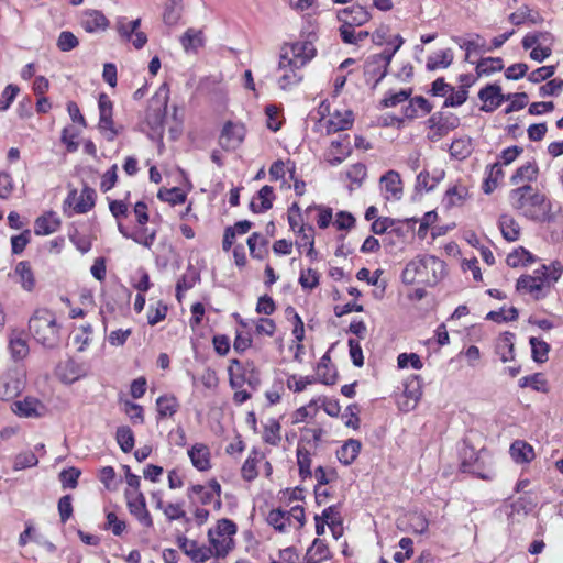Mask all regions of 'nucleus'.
<instances>
[{"instance_id": "obj_8", "label": "nucleus", "mask_w": 563, "mask_h": 563, "mask_svg": "<svg viewBox=\"0 0 563 563\" xmlns=\"http://www.w3.org/2000/svg\"><path fill=\"white\" fill-rule=\"evenodd\" d=\"M484 46L485 42L479 36L461 44V48L465 49V59L476 64L475 70H504L505 65L501 58L482 56Z\"/></svg>"}, {"instance_id": "obj_52", "label": "nucleus", "mask_w": 563, "mask_h": 563, "mask_svg": "<svg viewBox=\"0 0 563 563\" xmlns=\"http://www.w3.org/2000/svg\"><path fill=\"white\" fill-rule=\"evenodd\" d=\"M533 261V256L531 253L526 251L523 247H519L515 250L512 253L508 254L506 262L510 267H518L520 265H527Z\"/></svg>"}, {"instance_id": "obj_27", "label": "nucleus", "mask_w": 563, "mask_h": 563, "mask_svg": "<svg viewBox=\"0 0 563 563\" xmlns=\"http://www.w3.org/2000/svg\"><path fill=\"white\" fill-rule=\"evenodd\" d=\"M397 44H394L391 47H386L382 53L374 54L367 58V66L369 67L372 64L376 66L372 70H387V67L394 56V54L398 51V48L402 44V38L400 36H396Z\"/></svg>"}, {"instance_id": "obj_44", "label": "nucleus", "mask_w": 563, "mask_h": 563, "mask_svg": "<svg viewBox=\"0 0 563 563\" xmlns=\"http://www.w3.org/2000/svg\"><path fill=\"white\" fill-rule=\"evenodd\" d=\"M141 19L128 21L125 18H121L117 22V31L122 40L130 41L133 36V33L139 31Z\"/></svg>"}, {"instance_id": "obj_6", "label": "nucleus", "mask_w": 563, "mask_h": 563, "mask_svg": "<svg viewBox=\"0 0 563 563\" xmlns=\"http://www.w3.org/2000/svg\"><path fill=\"white\" fill-rule=\"evenodd\" d=\"M316 56V48L311 42H298L282 47L279 69H300Z\"/></svg>"}, {"instance_id": "obj_50", "label": "nucleus", "mask_w": 563, "mask_h": 563, "mask_svg": "<svg viewBox=\"0 0 563 563\" xmlns=\"http://www.w3.org/2000/svg\"><path fill=\"white\" fill-rule=\"evenodd\" d=\"M411 95V89H400L399 91H389L382 100V104L386 108L396 107L406 102Z\"/></svg>"}, {"instance_id": "obj_61", "label": "nucleus", "mask_w": 563, "mask_h": 563, "mask_svg": "<svg viewBox=\"0 0 563 563\" xmlns=\"http://www.w3.org/2000/svg\"><path fill=\"white\" fill-rule=\"evenodd\" d=\"M158 197L163 201H167L172 205L183 203L185 201L186 195L179 188H172L159 190Z\"/></svg>"}, {"instance_id": "obj_24", "label": "nucleus", "mask_w": 563, "mask_h": 563, "mask_svg": "<svg viewBox=\"0 0 563 563\" xmlns=\"http://www.w3.org/2000/svg\"><path fill=\"white\" fill-rule=\"evenodd\" d=\"M539 167L534 161H528L519 166L510 178L511 185L522 186L538 178Z\"/></svg>"}, {"instance_id": "obj_29", "label": "nucleus", "mask_w": 563, "mask_h": 563, "mask_svg": "<svg viewBox=\"0 0 563 563\" xmlns=\"http://www.w3.org/2000/svg\"><path fill=\"white\" fill-rule=\"evenodd\" d=\"M479 98L483 101L482 109L484 111H493L498 108L503 102V95L500 88L497 86H488L481 90Z\"/></svg>"}, {"instance_id": "obj_1", "label": "nucleus", "mask_w": 563, "mask_h": 563, "mask_svg": "<svg viewBox=\"0 0 563 563\" xmlns=\"http://www.w3.org/2000/svg\"><path fill=\"white\" fill-rule=\"evenodd\" d=\"M445 276V263L434 255H418L409 261L401 274L407 285L434 286Z\"/></svg>"}, {"instance_id": "obj_54", "label": "nucleus", "mask_w": 563, "mask_h": 563, "mask_svg": "<svg viewBox=\"0 0 563 563\" xmlns=\"http://www.w3.org/2000/svg\"><path fill=\"white\" fill-rule=\"evenodd\" d=\"M329 550L323 541L316 539L307 552V560L323 562L328 559Z\"/></svg>"}, {"instance_id": "obj_7", "label": "nucleus", "mask_w": 563, "mask_h": 563, "mask_svg": "<svg viewBox=\"0 0 563 563\" xmlns=\"http://www.w3.org/2000/svg\"><path fill=\"white\" fill-rule=\"evenodd\" d=\"M560 272L561 269L550 275L548 268L543 266L541 271H534L533 275L519 278L517 288L525 294H529L534 299H540L545 296L551 284L558 280Z\"/></svg>"}, {"instance_id": "obj_4", "label": "nucleus", "mask_w": 563, "mask_h": 563, "mask_svg": "<svg viewBox=\"0 0 563 563\" xmlns=\"http://www.w3.org/2000/svg\"><path fill=\"white\" fill-rule=\"evenodd\" d=\"M29 330L34 340L47 349L59 342V325L55 314L49 310H37L29 321Z\"/></svg>"}, {"instance_id": "obj_39", "label": "nucleus", "mask_w": 563, "mask_h": 563, "mask_svg": "<svg viewBox=\"0 0 563 563\" xmlns=\"http://www.w3.org/2000/svg\"><path fill=\"white\" fill-rule=\"evenodd\" d=\"M156 407L159 418H167L174 416L178 408L179 404L175 396L164 395L157 398Z\"/></svg>"}, {"instance_id": "obj_17", "label": "nucleus", "mask_w": 563, "mask_h": 563, "mask_svg": "<svg viewBox=\"0 0 563 563\" xmlns=\"http://www.w3.org/2000/svg\"><path fill=\"white\" fill-rule=\"evenodd\" d=\"M380 188L386 199L399 200L402 195V183L398 173L387 172L380 178Z\"/></svg>"}, {"instance_id": "obj_22", "label": "nucleus", "mask_w": 563, "mask_h": 563, "mask_svg": "<svg viewBox=\"0 0 563 563\" xmlns=\"http://www.w3.org/2000/svg\"><path fill=\"white\" fill-rule=\"evenodd\" d=\"M353 123V113L352 111L343 108L342 110H334L333 113L330 114V118L325 121V129L328 133L343 131L349 129Z\"/></svg>"}, {"instance_id": "obj_63", "label": "nucleus", "mask_w": 563, "mask_h": 563, "mask_svg": "<svg viewBox=\"0 0 563 563\" xmlns=\"http://www.w3.org/2000/svg\"><path fill=\"white\" fill-rule=\"evenodd\" d=\"M320 275L316 269L308 268L302 271L299 277V283L302 288L313 289L319 285Z\"/></svg>"}, {"instance_id": "obj_3", "label": "nucleus", "mask_w": 563, "mask_h": 563, "mask_svg": "<svg viewBox=\"0 0 563 563\" xmlns=\"http://www.w3.org/2000/svg\"><path fill=\"white\" fill-rule=\"evenodd\" d=\"M509 202L515 210L531 220H542L551 210L545 196L530 185L510 190Z\"/></svg>"}, {"instance_id": "obj_62", "label": "nucleus", "mask_w": 563, "mask_h": 563, "mask_svg": "<svg viewBox=\"0 0 563 563\" xmlns=\"http://www.w3.org/2000/svg\"><path fill=\"white\" fill-rule=\"evenodd\" d=\"M509 20L514 25H520L526 21L532 23L537 22L536 16L532 15V11L527 5H522L516 12L511 13Z\"/></svg>"}, {"instance_id": "obj_16", "label": "nucleus", "mask_w": 563, "mask_h": 563, "mask_svg": "<svg viewBox=\"0 0 563 563\" xmlns=\"http://www.w3.org/2000/svg\"><path fill=\"white\" fill-rule=\"evenodd\" d=\"M429 137L432 141H438L456 128L457 119L453 117L432 115L429 120Z\"/></svg>"}, {"instance_id": "obj_31", "label": "nucleus", "mask_w": 563, "mask_h": 563, "mask_svg": "<svg viewBox=\"0 0 563 563\" xmlns=\"http://www.w3.org/2000/svg\"><path fill=\"white\" fill-rule=\"evenodd\" d=\"M58 375L65 383H74L86 375L84 365L75 361H67L58 367Z\"/></svg>"}, {"instance_id": "obj_13", "label": "nucleus", "mask_w": 563, "mask_h": 563, "mask_svg": "<svg viewBox=\"0 0 563 563\" xmlns=\"http://www.w3.org/2000/svg\"><path fill=\"white\" fill-rule=\"evenodd\" d=\"M244 126L228 122L220 134L219 144L227 151L235 150L244 140Z\"/></svg>"}, {"instance_id": "obj_37", "label": "nucleus", "mask_w": 563, "mask_h": 563, "mask_svg": "<svg viewBox=\"0 0 563 563\" xmlns=\"http://www.w3.org/2000/svg\"><path fill=\"white\" fill-rule=\"evenodd\" d=\"M274 199L273 188L264 186L257 192V196L252 200L251 207L255 212H261L272 208Z\"/></svg>"}, {"instance_id": "obj_51", "label": "nucleus", "mask_w": 563, "mask_h": 563, "mask_svg": "<svg viewBox=\"0 0 563 563\" xmlns=\"http://www.w3.org/2000/svg\"><path fill=\"white\" fill-rule=\"evenodd\" d=\"M451 155L463 159L467 157L472 152V143L468 137L457 139L452 142L450 147Z\"/></svg>"}, {"instance_id": "obj_42", "label": "nucleus", "mask_w": 563, "mask_h": 563, "mask_svg": "<svg viewBox=\"0 0 563 563\" xmlns=\"http://www.w3.org/2000/svg\"><path fill=\"white\" fill-rule=\"evenodd\" d=\"M267 243L268 241L265 238L258 233H253L247 239L251 255L255 258L262 260L267 253Z\"/></svg>"}, {"instance_id": "obj_23", "label": "nucleus", "mask_w": 563, "mask_h": 563, "mask_svg": "<svg viewBox=\"0 0 563 563\" xmlns=\"http://www.w3.org/2000/svg\"><path fill=\"white\" fill-rule=\"evenodd\" d=\"M188 456L198 471L211 468V453L209 448L202 443H196L188 450Z\"/></svg>"}, {"instance_id": "obj_15", "label": "nucleus", "mask_w": 563, "mask_h": 563, "mask_svg": "<svg viewBox=\"0 0 563 563\" xmlns=\"http://www.w3.org/2000/svg\"><path fill=\"white\" fill-rule=\"evenodd\" d=\"M8 349L14 361H20L29 355L30 349L26 335L21 330H11L8 334Z\"/></svg>"}, {"instance_id": "obj_32", "label": "nucleus", "mask_w": 563, "mask_h": 563, "mask_svg": "<svg viewBox=\"0 0 563 563\" xmlns=\"http://www.w3.org/2000/svg\"><path fill=\"white\" fill-rule=\"evenodd\" d=\"M510 455L516 463H529L534 459V450L526 441L516 440L510 445Z\"/></svg>"}, {"instance_id": "obj_43", "label": "nucleus", "mask_w": 563, "mask_h": 563, "mask_svg": "<svg viewBox=\"0 0 563 563\" xmlns=\"http://www.w3.org/2000/svg\"><path fill=\"white\" fill-rule=\"evenodd\" d=\"M349 154L347 144H343L340 141H332L331 146L327 153V161L331 165H338L343 162V159Z\"/></svg>"}, {"instance_id": "obj_64", "label": "nucleus", "mask_w": 563, "mask_h": 563, "mask_svg": "<svg viewBox=\"0 0 563 563\" xmlns=\"http://www.w3.org/2000/svg\"><path fill=\"white\" fill-rule=\"evenodd\" d=\"M355 224V218L346 211H340L336 213L333 220V225L341 231H349Z\"/></svg>"}, {"instance_id": "obj_26", "label": "nucleus", "mask_w": 563, "mask_h": 563, "mask_svg": "<svg viewBox=\"0 0 563 563\" xmlns=\"http://www.w3.org/2000/svg\"><path fill=\"white\" fill-rule=\"evenodd\" d=\"M179 42L186 53L197 54L203 47L206 38L201 30L189 27L180 37Z\"/></svg>"}, {"instance_id": "obj_5", "label": "nucleus", "mask_w": 563, "mask_h": 563, "mask_svg": "<svg viewBox=\"0 0 563 563\" xmlns=\"http://www.w3.org/2000/svg\"><path fill=\"white\" fill-rule=\"evenodd\" d=\"M236 525L229 519H220L208 531V542L211 553L216 558H225L234 548Z\"/></svg>"}, {"instance_id": "obj_33", "label": "nucleus", "mask_w": 563, "mask_h": 563, "mask_svg": "<svg viewBox=\"0 0 563 563\" xmlns=\"http://www.w3.org/2000/svg\"><path fill=\"white\" fill-rule=\"evenodd\" d=\"M499 229L504 239L509 242L517 241L520 236L521 228L519 223L509 214H504L500 217Z\"/></svg>"}, {"instance_id": "obj_35", "label": "nucleus", "mask_w": 563, "mask_h": 563, "mask_svg": "<svg viewBox=\"0 0 563 563\" xmlns=\"http://www.w3.org/2000/svg\"><path fill=\"white\" fill-rule=\"evenodd\" d=\"M181 13L183 0H166L163 13V21L166 25H176L181 18Z\"/></svg>"}, {"instance_id": "obj_25", "label": "nucleus", "mask_w": 563, "mask_h": 563, "mask_svg": "<svg viewBox=\"0 0 563 563\" xmlns=\"http://www.w3.org/2000/svg\"><path fill=\"white\" fill-rule=\"evenodd\" d=\"M108 24V19L98 10H86L80 16V25L87 32L103 31Z\"/></svg>"}, {"instance_id": "obj_18", "label": "nucleus", "mask_w": 563, "mask_h": 563, "mask_svg": "<svg viewBox=\"0 0 563 563\" xmlns=\"http://www.w3.org/2000/svg\"><path fill=\"white\" fill-rule=\"evenodd\" d=\"M336 16L342 23L361 26L369 20L371 14L366 8L354 4L350 8L339 10Z\"/></svg>"}, {"instance_id": "obj_19", "label": "nucleus", "mask_w": 563, "mask_h": 563, "mask_svg": "<svg viewBox=\"0 0 563 563\" xmlns=\"http://www.w3.org/2000/svg\"><path fill=\"white\" fill-rule=\"evenodd\" d=\"M14 277L23 290L31 292L35 289L36 278L30 262H19L14 267Z\"/></svg>"}, {"instance_id": "obj_30", "label": "nucleus", "mask_w": 563, "mask_h": 563, "mask_svg": "<svg viewBox=\"0 0 563 563\" xmlns=\"http://www.w3.org/2000/svg\"><path fill=\"white\" fill-rule=\"evenodd\" d=\"M59 225V218L55 213L48 212L43 214L35 221L34 232L37 235H48L56 232Z\"/></svg>"}, {"instance_id": "obj_56", "label": "nucleus", "mask_w": 563, "mask_h": 563, "mask_svg": "<svg viewBox=\"0 0 563 563\" xmlns=\"http://www.w3.org/2000/svg\"><path fill=\"white\" fill-rule=\"evenodd\" d=\"M80 126H67L63 130L62 133V142L67 146L69 152H75L78 148V143L76 142L77 136L81 132Z\"/></svg>"}, {"instance_id": "obj_10", "label": "nucleus", "mask_w": 563, "mask_h": 563, "mask_svg": "<svg viewBox=\"0 0 563 563\" xmlns=\"http://www.w3.org/2000/svg\"><path fill=\"white\" fill-rule=\"evenodd\" d=\"M24 387V374L19 368H9L0 375V399L15 398Z\"/></svg>"}, {"instance_id": "obj_28", "label": "nucleus", "mask_w": 563, "mask_h": 563, "mask_svg": "<svg viewBox=\"0 0 563 563\" xmlns=\"http://www.w3.org/2000/svg\"><path fill=\"white\" fill-rule=\"evenodd\" d=\"M405 119H416L427 115L431 111V106L422 97H416L409 100V102L401 109Z\"/></svg>"}, {"instance_id": "obj_60", "label": "nucleus", "mask_w": 563, "mask_h": 563, "mask_svg": "<svg viewBox=\"0 0 563 563\" xmlns=\"http://www.w3.org/2000/svg\"><path fill=\"white\" fill-rule=\"evenodd\" d=\"M298 234L296 244L299 250L314 245V229L312 227L301 225Z\"/></svg>"}, {"instance_id": "obj_36", "label": "nucleus", "mask_w": 563, "mask_h": 563, "mask_svg": "<svg viewBox=\"0 0 563 563\" xmlns=\"http://www.w3.org/2000/svg\"><path fill=\"white\" fill-rule=\"evenodd\" d=\"M361 450V442L357 440H349L346 441L339 450H338V459L345 465H350L355 461Z\"/></svg>"}, {"instance_id": "obj_34", "label": "nucleus", "mask_w": 563, "mask_h": 563, "mask_svg": "<svg viewBox=\"0 0 563 563\" xmlns=\"http://www.w3.org/2000/svg\"><path fill=\"white\" fill-rule=\"evenodd\" d=\"M267 522L275 530L287 533L291 530V522H289V516L287 511L280 509H273L267 516Z\"/></svg>"}, {"instance_id": "obj_58", "label": "nucleus", "mask_w": 563, "mask_h": 563, "mask_svg": "<svg viewBox=\"0 0 563 563\" xmlns=\"http://www.w3.org/2000/svg\"><path fill=\"white\" fill-rule=\"evenodd\" d=\"M92 329L90 325L78 328L74 334V343L78 345V351H84L91 342Z\"/></svg>"}, {"instance_id": "obj_14", "label": "nucleus", "mask_w": 563, "mask_h": 563, "mask_svg": "<svg viewBox=\"0 0 563 563\" xmlns=\"http://www.w3.org/2000/svg\"><path fill=\"white\" fill-rule=\"evenodd\" d=\"M96 192L85 187L82 190H73L67 198V203L77 213H86L95 206Z\"/></svg>"}, {"instance_id": "obj_49", "label": "nucleus", "mask_w": 563, "mask_h": 563, "mask_svg": "<svg viewBox=\"0 0 563 563\" xmlns=\"http://www.w3.org/2000/svg\"><path fill=\"white\" fill-rule=\"evenodd\" d=\"M280 424L276 420H269L264 427L263 439L266 443L277 445L280 440Z\"/></svg>"}, {"instance_id": "obj_59", "label": "nucleus", "mask_w": 563, "mask_h": 563, "mask_svg": "<svg viewBox=\"0 0 563 563\" xmlns=\"http://www.w3.org/2000/svg\"><path fill=\"white\" fill-rule=\"evenodd\" d=\"M317 375L320 380L325 385H332L335 383V374L329 367V358L322 357L317 367Z\"/></svg>"}, {"instance_id": "obj_21", "label": "nucleus", "mask_w": 563, "mask_h": 563, "mask_svg": "<svg viewBox=\"0 0 563 563\" xmlns=\"http://www.w3.org/2000/svg\"><path fill=\"white\" fill-rule=\"evenodd\" d=\"M178 543L179 548L195 562H206L213 556L210 545H199L196 541L187 538L179 539Z\"/></svg>"}, {"instance_id": "obj_40", "label": "nucleus", "mask_w": 563, "mask_h": 563, "mask_svg": "<svg viewBox=\"0 0 563 563\" xmlns=\"http://www.w3.org/2000/svg\"><path fill=\"white\" fill-rule=\"evenodd\" d=\"M453 60V53L450 48L441 49L429 56L427 60L428 70H434L437 68H446Z\"/></svg>"}, {"instance_id": "obj_2", "label": "nucleus", "mask_w": 563, "mask_h": 563, "mask_svg": "<svg viewBox=\"0 0 563 563\" xmlns=\"http://www.w3.org/2000/svg\"><path fill=\"white\" fill-rule=\"evenodd\" d=\"M167 90L163 85L151 100L146 112V121L152 130L162 133L164 128H168L170 139L176 140L181 132V117L178 115V109L173 108V113H167Z\"/></svg>"}, {"instance_id": "obj_57", "label": "nucleus", "mask_w": 563, "mask_h": 563, "mask_svg": "<svg viewBox=\"0 0 563 563\" xmlns=\"http://www.w3.org/2000/svg\"><path fill=\"white\" fill-rule=\"evenodd\" d=\"M37 463L38 460L33 452H22L14 457L13 468L15 471H21L27 467L35 466Z\"/></svg>"}, {"instance_id": "obj_48", "label": "nucleus", "mask_w": 563, "mask_h": 563, "mask_svg": "<svg viewBox=\"0 0 563 563\" xmlns=\"http://www.w3.org/2000/svg\"><path fill=\"white\" fill-rule=\"evenodd\" d=\"M262 459L263 456L258 452H252L242 466V476L244 479L252 481L257 476L256 464L262 461Z\"/></svg>"}, {"instance_id": "obj_47", "label": "nucleus", "mask_w": 563, "mask_h": 563, "mask_svg": "<svg viewBox=\"0 0 563 563\" xmlns=\"http://www.w3.org/2000/svg\"><path fill=\"white\" fill-rule=\"evenodd\" d=\"M497 353L500 356L501 362L506 363L514 360V342L512 334H505L500 338L497 345Z\"/></svg>"}, {"instance_id": "obj_41", "label": "nucleus", "mask_w": 563, "mask_h": 563, "mask_svg": "<svg viewBox=\"0 0 563 563\" xmlns=\"http://www.w3.org/2000/svg\"><path fill=\"white\" fill-rule=\"evenodd\" d=\"M188 497H197V499L203 505L214 504L218 509L221 507V499L213 497V494L207 490L202 485H194L188 490Z\"/></svg>"}, {"instance_id": "obj_12", "label": "nucleus", "mask_w": 563, "mask_h": 563, "mask_svg": "<svg viewBox=\"0 0 563 563\" xmlns=\"http://www.w3.org/2000/svg\"><path fill=\"white\" fill-rule=\"evenodd\" d=\"M12 411L22 418H41L47 412L46 406L37 398L27 396L11 406Z\"/></svg>"}, {"instance_id": "obj_46", "label": "nucleus", "mask_w": 563, "mask_h": 563, "mask_svg": "<svg viewBox=\"0 0 563 563\" xmlns=\"http://www.w3.org/2000/svg\"><path fill=\"white\" fill-rule=\"evenodd\" d=\"M117 442L123 452H130L134 446V435L132 430L126 426L117 429Z\"/></svg>"}, {"instance_id": "obj_20", "label": "nucleus", "mask_w": 563, "mask_h": 563, "mask_svg": "<svg viewBox=\"0 0 563 563\" xmlns=\"http://www.w3.org/2000/svg\"><path fill=\"white\" fill-rule=\"evenodd\" d=\"M118 229L124 238L131 239L135 243H139L147 249L152 247L157 233L155 229H150L145 227V224L139 225V228L133 233H129L121 223L118 224Z\"/></svg>"}, {"instance_id": "obj_55", "label": "nucleus", "mask_w": 563, "mask_h": 563, "mask_svg": "<svg viewBox=\"0 0 563 563\" xmlns=\"http://www.w3.org/2000/svg\"><path fill=\"white\" fill-rule=\"evenodd\" d=\"M532 357L536 362L543 363L548 360L549 344L537 338L530 339Z\"/></svg>"}, {"instance_id": "obj_45", "label": "nucleus", "mask_w": 563, "mask_h": 563, "mask_svg": "<svg viewBox=\"0 0 563 563\" xmlns=\"http://www.w3.org/2000/svg\"><path fill=\"white\" fill-rule=\"evenodd\" d=\"M503 176H504V173H503L500 164L495 163L494 165H492L489 174L483 184L484 192L485 194L493 192L497 188L498 181L503 178Z\"/></svg>"}, {"instance_id": "obj_9", "label": "nucleus", "mask_w": 563, "mask_h": 563, "mask_svg": "<svg viewBox=\"0 0 563 563\" xmlns=\"http://www.w3.org/2000/svg\"><path fill=\"white\" fill-rule=\"evenodd\" d=\"M473 184L470 177H459L452 181L444 195L443 202L448 208L461 207L471 197L470 189Z\"/></svg>"}, {"instance_id": "obj_11", "label": "nucleus", "mask_w": 563, "mask_h": 563, "mask_svg": "<svg viewBox=\"0 0 563 563\" xmlns=\"http://www.w3.org/2000/svg\"><path fill=\"white\" fill-rule=\"evenodd\" d=\"M129 511L141 525L146 528L153 527V519L147 510L144 495L140 490H125L124 493Z\"/></svg>"}, {"instance_id": "obj_53", "label": "nucleus", "mask_w": 563, "mask_h": 563, "mask_svg": "<svg viewBox=\"0 0 563 563\" xmlns=\"http://www.w3.org/2000/svg\"><path fill=\"white\" fill-rule=\"evenodd\" d=\"M297 460L301 477H311V456L308 450L299 445L297 450Z\"/></svg>"}, {"instance_id": "obj_38", "label": "nucleus", "mask_w": 563, "mask_h": 563, "mask_svg": "<svg viewBox=\"0 0 563 563\" xmlns=\"http://www.w3.org/2000/svg\"><path fill=\"white\" fill-rule=\"evenodd\" d=\"M404 396L407 400L400 405L401 408L407 411L413 409L421 396L420 385L417 378H413L406 385Z\"/></svg>"}]
</instances>
